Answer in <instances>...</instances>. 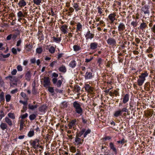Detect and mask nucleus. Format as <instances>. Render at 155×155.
<instances>
[{"mask_svg": "<svg viewBox=\"0 0 155 155\" xmlns=\"http://www.w3.org/2000/svg\"><path fill=\"white\" fill-rule=\"evenodd\" d=\"M148 74L147 71L142 73L139 76V78L137 80V84L139 86L142 85L146 80V78L148 77Z\"/></svg>", "mask_w": 155, "mask_h": 155, "instance_id": "f257e3e1", "label": "nucleus"}, {"mask_svg": "<svg viewBox=\"0 0 155 155\" xmlns=\"http://www.w3.org/2000/svg\"><path fill=\"white\" fill-rule=\"evenodd\" d=\"M73 106L77 113L81 115L83 113V110L81 105L77 101H75L73 103Z\"/></svg>", "mask_w": 155, "mask_h": 155, "instance_id": "f03ea898", "label": "nucleus"}, {"mask_svg": "<svg viewBox=\"0 0 155 155\" xmlns=\"http://www.w3.org/2000/svg\"><path fill=\"white\" fill-rule=\"evenodd\" d=\"M39 140L35 139L33 140H31L30 141L31 146L35 149H37L39 147Z\"/></svg>", "mask_w": 155, "mask_h": 155, "instance_id": "7ed1b4c3", "label": "nucleus"}, {"mask_svg": "<svg viewBox=\"0 0 155 155\" xmlns=\"http://www.w3.org/2000/svg\"><path fill=\"white\" fill-rule=\"evenodd\" d=\"M91 131V130L89 129H86L85 128H83L80 132L79 134H80V136L79 137H80L81 135L84 134V137H86L87 134L90 133Z\"/></svg>", "mask_w": 155, "mask_h": 155, "instance_id": "20e7f679", "label": "nucleus"}, {"mask_svg": "<svg viewBox=\"0 0 155 155\" xmlns=\"http://www.w3.org/2000/svg\"><path fill=\"white\" fill-rule=\"evenodd\" d=\"M107 42L108 45L112 46H116L117 45L116 40L110 37L107 40Z\"/></svg>", "mask_w": 155, "mask_h": 155, "instance_id": "39448f33", "label": "nucleus"}, {"mask_svg": "<svg viewBox=\"0 0 155 155\" xmlns=\"http://www.w3.org/2000/svg\"><path fill=\"white\" fill-rule=\"evenodd\" d=\"M78 135H76L75 138V141L74 143L76 145L82 144L84 141V140L79 137Z\"/></svg>", "mask_w": 155, "mask_h": 155, "instance_id": "423d86ee", "label": "nucleus"}, {"mask_svg": "<svg viewBox=\"0 0 155 155\" xmlns=\"http://www.w3.org/2000/svg\"><path fill=\"white\" fill-rule=\"evenodd\" d=\"M42 80L44 81L43 84L44 86L46 88L48 87L50 85V82L49 78L48 77H44L42 79Z\"/></svg>", "mask_w": 155, "mask_h": 155, "instance_id": "0eeeda50", "label": "nucleus"}, {"mask_svg": "<svg viewBox=\"0 0 155 155\" xmlns=\"http://www.w3.org/2000/svg\"><path fill=\"white\" fill-rule=\"evenodd\" d=\"M142 11L143 12L145 15H149L150 14L149 6L147 5H145L142 7L141 8Z\"/></svg>", "mask_w": 155, "mask_h": 155, "instance_id": "6e6552de", "label": "nucleus"}, {"mask_svg": "<svg viewBox=\"0 0 155 155\" xmlns=\"http://www.w3.org/2000/svg\"><path fill=\"white\" fill-rule=\"evenodd\" d=\"M52 81L53 84H55L58 87H60L62 84V81L59 80L57 81V79L56 78H53Z\"/></svg>", "mask_w": 155, "mask_h": 155, "instance_id": "1a4fd4ad", "label": "nucleus"}, {"mask_svg": "<svg viewBox=\"0 0 155 155\" xmlns=\"http://www.w3.org/2000/svg\"><path fill=\"white\" fill-rule=\"evenodd\" d=\"M85 37L86 40H88L89 39L91 40L92 39L94 36V35L93 34L91 33L90 31L87 32L85 35Z\"/></svg>", "mask_w": 155, "mask_h": 155, "instance_id": "9d476101", "label": "nucleus"}, {"mask_svg": "<svg viewBox=\"0 0 155 155\" xmlns=\"http://www.w3.org/2000/svg\"><path fill=\"white\" fill-rule=\"evenodd\" d=\"M125 24L122 22H120L118 26V30L119 31H124L125 29Z\"/></svg>", "mask_w": 155, "mask_h": 155, "instance_id": "9b49d317", "label": "nucleus"}, {"mask_svg": "<svg viewBox=\"0 0 155 155\" xmlns=\"http://www.w3.org/2000/svg\"><path fill=\"white\" fill-rule=\"evenodd\" d=\"M76 125V120L75 119H74L73 120H72L71 122H70L68 125V126L69 127V129H71L72 127L73 128H74V126H75Z\"/></svg>", "mask_w": 155, "mask_h": 155, "instance_id": "f8f14e48", "label": "nucleus"}, {"mask_svg": "<svg viewBox=\"0 0 155 155\" xmlns=\"http://www.w3.org/2000/svg\"><path fill=\"white\" fill-rule=\"evenodd\" d=\"M60 29L63 33L65 34L67 32L68 26L65 25H63L61 26Z\"/></svg>", "mask_w": 155, "mask_h": 155, "instance_id": "ddd939ff", "label": "nucleus"}, {"mask_svg": "<svg viewBox=\"0 0 155 155\" xmlns=\"http://www.w3.org/2000/svg\"><path fill=\"white\" fill-rule=\"evenodd\" d=\"M98 44L97 42L91 43L90 45V48L91 50H95L97 48Z\"/></svg>", "mask_w": 155, "mask_h": 155, "instance_id": "4468645a", "label": "nucleus"}, {"mask_svg": "<svg viewBox=\"0 0 155 155\" xmlns=\"http://www.w3.org/2000/svg\"><path fill=\"white\" fill-rule=\"evenodd\" d=\"M116 15L114 13L110 14L108 16V18L111 21V23H112L116 20Z\"/></svg>", "mask_w": 155, "mask_h": 155, "instance_id": "2eb2a0df", "label": "nucleus"}, {"mask_svg": "<svg viewBox=\"0 0 155 155\" xmlns=\"http://www.w3.org/2000/svg\"><path fill=\"white\" fill-rule=\"evenodd\" d=\"M84 88L87 92L92 93L93 92V89L88 84H86L84 86Z\"/></svg>", "mask_w": 155, "mask_h": 155, "instance_id": "dca6fc26", "label": "nucleus"}, {"mask_svg": "<svg viewBox=\"0 0 155 155\" xmlns=\"http://www.w3.org/2000/svg\"><path fill=\"white\" fill-rule=\"evenodd\" d=\"M27 5L26 2L24 0H19L18 3V5L19 7L22 8L26 6Z\"/></svg>", "mask_w": 155, "mask_h": 155, "instance_id": "f3484780", "label": "nucleus"}, {"mask_svg": "<svg viewBox=\"0 0 155 155\" xmlns=\"http://www.w3.org/2000/svg\"><path fill=\"white\" fill-rule=\"evenodd\" d=\"M123 103L124 104H126L128 102L129 99V96L128 94H126L124 97L123 98Z\"/></svg>", "mask_w": 155, "mask_h": 155, "instance_id": "a211bd4d", "label": "nucleus"}, {"mask_svg": "<svg viewBox=\"0 0 155 155\" xmlns=\"http://www.w3.org/2000/svg\"><path fill=\"white\" fill-rule=\"evenodd\" d=\"M5 122L10 126L12 125V120L8 117H6L5 118Z\"/></svg>", "mask_w": 155, "mask_h": 155, "instance_id": "6ab92c4d", "label": "nucleus"}, {"mask_svg": "<svg viewBox=\"0 0 155 155\" xmlns=\"http://www.w3.org/2000/svg\"><path fill=\"white\" fill-rule=\"evenodd\" d=\"M93 77L92 73L91 72H87L85 73V78L86 79H91Z\"/></svg>", "mask_w": 155, "mask_h": 155, "instance_id": "aec40b11", "label": "nucleus"}, {"mask_svg": "<svg viewBox=\"0 0 155 155\" xmlns=\"http://www.w3.org/2000/svg\"><path fill=\"white\" fill-rule=\"evenodd\" d=\"M77 63L75 60L71 61L69 64V66L72 68H74L76 66Z\"/></svg>", "mask_w": 155, "mask_h": 155, "instance_id": "412c9836", "label": "nucleus"}, {"mask_svg": "<svg viewBox=\"0 0 155 155\" xmlns=\"http://www.w3.org/2000/svg\"><path fill=\"white\" fill-rule=\"evenodd\" d=\"M0 127L2 130H4L7 129L8 126L6 123H1L0 125Z\"/></svg>", "mask_w": 155, "mask_h": 155, "instance_id": "4be33fe9", "label": "nucleus"}, {"mask_svg": "<svg viewBox=\"0 0 155 155\" xmlns=\"http://www.w3.org/2000/svg\"><path fill=\"white\" fill-rule=\"evenodd\" d=\"M32 48V45L30 44H26L25 46V49L27 52L31 51Z\"/></svg>", "mask_w": 155, "mask_h": 155, "instance_id": "5701e85b", "label": "nucleus"}, {"mask_svg": "<svg viewBox=\"0 0 155 155\" xmlns=\"http://www.w3.org/2000/svg\"><path fill=\"white\" fill-rule=\"evenodd\" d=\"M26 79L28 81H30L31 78V74L30 72L29 71L27 72L25 75Z\"/></svg>", "mask_w": 155, "mask_h": 155, "instance_id": "b1692460", "label": "nucleus"}, {"mask_svg": "<svg viewBox=\"0 0 155 155\" xmlns=\"http://www.w3.org/2000/svg\"><path fill=\"white\" fill-rule=\"evenodd\" d=\"M122 114V113L120 111V110L119 109V110L115 112L114 115L115 117H117L120 116Z\"/></svg>", "mask_w": 155, "mask_h": 155, "instance_id": "393cba45", "label": "nucleus"}, {"mask_svg": "<svg viewBox=\"0 0 155 155\" xmlns=\"http://www.w3.org/2000/svg\"><path fill=\"white\" fill-rule=\"evenodd\" d=\"M82 26L81 23L79 22L77 23V31H81L82 30Z\"/></svg>", "mask_w": 155, "mask_h": 155, "instance_id": "a878e982", "label": "nucleus"}, {"mask_svg": "<svg viewBox=\"0 0 155 155\" xmlns=\"http://www.w3.org/2000/svg\"><path fill=\"white\" fill-rule=\"evenodd\" d=\"M74 51L77 52L81 49V48L80 46L77 45H75L73 46Z\"/></svg>", "mask_w": 155, "mask_h": 155, "instance_id": "bb28decb", "label": "nucleus"}, {"mask_svg": "<svg viewBox=\"0 0 155 155\" xmlns=\"http://www.w3.org/2000/svg\"><path fill=\"white\" fill-rule=\"evenodd\" d=\"M61 37L58 38H56L55 37H53V41L54 42L59 43L61 40Z\"/></svg>", "mask_w": 155, "mask_h": 155, "instance_id": "cd10ccee", "label": "nucleus"}, {"mask_svg": "<svg viewBox=\"0 0 155 155\" xmlns=\"http://www.w3.org/2000/svg\"><path fill=\"white\" fill-rule=\"evenodd\" d=\"M110 147L114 152L116 153H117V149L112 143L111 142L110 143Z\"/></svg>", "mask_w": 155, "mask_h": 155, "instance_id": "c85d7f7f", "label": "nucleus"}, {"mask_svg": "<svg viewBox=\"0 0 155 155\" xmlns=\"http://www.w3.org/2000/svg\"><path fill=\"white\" fill-rule=\"evenodd\" d=\"M28 106L29 109L32 110L36 109L38 107V105H33L30 104L28 105Z\"/></svg>", "mask_w": 155, "mask_h": 155, "instance_id": "c756f323", "label": "nucleus"}, {"mask_svg": "<svg viewBox=\"0 0 155 155\" xmlns=\"http://www.w3.org/2000/svg\"><path fill=\"white\" fill-rule=\"evenodd\" d=\"M7 115L8 116V117L11 119H15V115L13 113H9Z\"/></svg>", "mask_w": 155, "mask_h": 155, "instance_id": "7c9ffc66", "label": "nucleus"}, {"mask_svg": "<svg viewBox=\"0 0 155 155\" xmlns=\"http://www.w3.org/2000/svg\"><path fill=\"white\" fill-rule=\"evenodd\" d=\"M59 71L63 73H65L66 71V69L64 65H62L59 68Z\"/></svg>", "mask_w": 155, "mask_h": 155, "instance_id": "2f4dec72", "label": "nucleus"}, {"mask_svg": "<svg viewBox=\"0 0 155 155\" xmlns=\"http://www.w3.org/2000/svg\"><path fill=\"white\" fill-rule=\"evenodd\" d=\"M20 130H22L25 125L24 122L23 120H21L20 121Z\"/></svg>", "mask_w": 155, "mask_h": 155, "instance_id": "473e14b6", "label": "nucleus"}, {"mask_svg": "<svg viewBox=\"0 0 155 155\" xmlns=\"http://www.w3.org/2000/svg\"><path fill=\"white\" fill-rule=\"evenodd\" d=\"M34 132L33 130H30L28 133V136L29 137H31L34 136Z\"/></svg>", "mask_w": 155, "mask_h": 155, "instance_id": "72a5a7b5", "label": "nucleus"}, {"mask_svg": "<svg viewBox=\"0 0 155 155\" xmlns=\"http://www.w3.org/2000/svg\"><path fill=\"white\" fill-rule=\"evenodd\" d=\"M146 26L147 25L146 23H145L143 22L140 24V28L142 30H143L144 29Z\"/></svg>", "mask_w": 155, "mask_h": 155, "instance_id": "f704fd0d", "label": "nucleus"}, {"mask_svg": "<svg viewBox=\"0 0 155 155\" xmlns=\"http://www.w3.org/2000/svg\"><path fill=\"white\" fill-rule=\"evenodd\" d=\"M5 101L4 93L1 92L0 94V101L1 102L4 101Z\"/></svg>", "mask_w": 155, "mask_h": 155, "instance_id": "c9c22d12", "label": "nucleus"}, {"mask_svg": "<svg viewBox=\"0 0 155 155\" xmlns=\"http://www.w3.org/2000/svg\"><path fill=\"white\" fill-rule=\"evenodd\" d=\"M36 117V115L34 114H31L29 117V118L30 120H34Z\"/></svg>", "mask_w": 155, "mask_h": 155, "instance_id": "e433bc0d", "label": "nucleus"}, {"mask_svg": "<svg viewBox=\"0 0 155 155\" xmlns=\"http://www.w3.org/2000/svg\"><path fill=\"white\" fill-rule=\"evenodd\" d=\"M5 116V114L3 111L0 110V121Z\"/></svg>", "mask_w": 155, "mask_h": 155, "instance_id": "4c0bfd02", "label": "nucleus"}, {"mask_svg": "<svg viewBox=\"0 0 155 155\" xmlns=\"http://www.w3.org/2000/svg\"><path fill=\"white\" fill-rule=\"evenodd\" d=\"M55 51V48L53 46H51L49 49V52L51 53H53Z\"/></svg>", "mask_w": 155, "mask_h": 155, "instance_id": "58836bf2", "label": "nucleus"}, {"mask_svg": "<svg viewBox=\"0 0 155 155\" xmlns=\"http://www.w3.org/2000/svg\"><path fill=\"white\" fill-rule=\"evenodd\" d=\"M73 6L76 12L78 11L80 9L78 8L79 6L76 3H74Z\"/></svg>", "mask_w": 155, "mask_h": 155, "instance_id": "ea45409f", "label": "nucleus"}, {"mask_svg": "<svg viewBox=\"0 0 155 155\" xmlns=\"http://www.w3.org/2000/svg\"><path fill=\"white\" fill-rule=\"evenodd\" d=\"M33 2L37 5H39L41 2V0H33Z\"/></svg>", "mask_w": 155, "mask_h": 155, "instance_id": "a19ab883", "label": "nucleus"}, {"mask_svg": "<svg viewBox=\"0 0 155 155\" xmlns=\"http://www.w3.org/2000/svg\"><path fill=\"white\" fill-rule=\"evenodd\" d=\"M11 96L9 94H7L5 96V99L6 102H8L10 100Z\"/></svg>", "mask_w": 155, "mask_h": 155, "instance_id": "79ce46f5", "label": "nucleus"}, {"mask_svg": "<svg viewBox=\"0 0 155 155\" xmlns=\"http://www.w3.org/2000/svg\"><path fill=\"white\" fill-rule=\"evenodd\" d=\"M20 95L25 99L27 100L28 98L26 94L24 92H21Z\"/></svg>", "mask_w": 155, "mask_h": 155, "instance_id": "37998d69", "label": "nucleus"}, {"mask_svg": "<svg viewBox=\"0 0 155 155\" xmlns=\"http://www.w3.org/2000/svg\"><path fill=\"white\" fill-rule=\"evenodd\" d=\"M93 59V57L92 56H91L89 58H86L85 59V62L86 63H88L92 60Z\"/></svg>", "mask_w": 155, "mask_h": 155, "instance_id": "c03bdc74", "label": "nucleus"}, {"mask_svg": "<svg viewBox=\"0 0 155 155\" xmlns=\"http://www.w3.org/2000/svg\"><path fill=\"white\" fill-rule=\"evenodd\" d=\"M42 51V49L41 48H37L36 49V52L38 54H40L41 53Z\"/></svg>", "mask_w": 155, "mask_h": 155, "instance_id": "a18cd8bd", "label": "nucleus"}, {"mask_svg": "<svg viewBox=\"0 0 155 155\" xmlns=\"http://www.w3.org/2000/svg\"><path fill=\"white\" fill-rule=\"evenodd\" d=\"M17 16L18 18L24 17V16L21 11H19L17 13Z\"/></svg>", "mask_w": 155, "mask_h": 155, "instance_id": "49530a36", "label": "nucleus"}, {"mask_svg": "<svg viewBox=\"0 0 155 155\" xmlns=\"http://www.w3.org/2000/svg\"><path fill=\"white\" fill-rule=\"evenodd\" d=\"M131 25L133 26L134 27H136L137 26V21H132L131 23Z\"/></svg>", "mask_w": 155, "mask_h": 155, "instance_id": "de8ad7c7", "label": "nucleus"}, {"mask_svg": "<svg viewBox=\"0 0 155 155\" xmlns=\"http://www.w3.org/2000/svg\"><path fill=\"white\" fill-rule=\"evenodd\" d=\"M32 93L33 94H36L37 93V89L35 87H33Z\"/></svg>", "mask_w": 155, "mask_h": 155, "instance_id": "09e8293b", "label": "nucleus"}, {"mask_svg": "<svg viewBox=\"0 0 155 155\" xmlns=\"http://www.w3.org/2000/svg\"><path fill=\"white\" fill-rule=\"evenodd\" d=\"M97 9L98 10V13H99L100 14H101L103 13V10H102V8H100L99 7H97Z\"/></svg>", "mask_w": 155, "mask_h": 155, "instance_id": "8fccbe9b", "label": "nucleus"}, {"mask_svg": "<svg viewBox=\"0 0 155 155\" xmlns=\"http://www.w3.org/2000/svg\"><path fill=\"white\" fill-rule=\"evenodd\" d=\"M118 143L121 144L123 145L125 143V140L124 139H122L121 140H118L117 141Z\"/></svg>", "mask_w": 155, "mask_h": 155, "instance_id": "3c124183", "label": "nucleus"}, {"mask_svg": "<svg viewBox=\"0 0 155 155\" xmlns=\"http://www.w3.org/2000/svg\"><path fill=\"white\" fill-rule=\"evenodd\" d=\"M19 102L23 104L25 106V108H26V106L27 104V101H20Z\"/></svg>", "mask_w": 155, "mask_h": 155, "instance_id": "603ef678", "label": "nucleus"}, {"mask_svg": "<svg viewBox=\"0 0 155 155\" xmlns=\"http://www.w3.org/2000/svg\"><path fill=\"white\" fill-rule=\"evenodd\" d=\"M48 88V90L49 92L51 93H53L54 92V89L53 87H50L49 86L48 87H47Z\"/></svg>", "mask_w": 155, "mask_h": 155, "instance_id": "864d4df0", "label": "nucleus"}, {"mask_svg": "<svg viewBox=\"0 0 155 155\" xmlns=\"http://www.w3.org/2000/svg\"><path fill=\"white\" fill-rule=\"evenodd\" d=\"M128 111V110L127 107H124L121 110H120V111H121L122 113L123 112H127Z\"/></svg>", "mask_w": 155, "mask_h": 155, "instance_id": "5fc2aeb1", "label": "nucleus"}, {"mask_svg": "<svg viewBox=\"0 0 155 155\" xmlns=\"http://www.w3.org/2000/svg\"><path fill=\"white\" fill-rule=\"evenodd\" d=\"M70 149L71 152L72 153H75L76 151V148L74 147H71Z\"/></svg>", "mask_w": 155, "mask_h": 155, "instance_id": "6e6d98bb", "label": "nucleus"}, {"mask_svg": "<svg viewBox=\"0 0 155 155\" xmlns=\"http://www.w3.org/2000/svg\"><path fill=\"white\" fill-rule=\"evenodd\" d=\"M12 51L14 54H17V49L16 48H12Z\"/></svg>", "mask_w": 155, "mask_h": 155, "instance_id": "4d7b16f0", "label": "nucleus"}, {"mask_svg": "<svg viewBox=\"0 0 155 155\" xmlns=\"http://www.w3.org/2000/svg\"><path fill=\"white\" fill-rule=\"evenodd\" d=\"M45 110V106H42L41 107H40L39 108V111L43 112Z\"/></svg>", "mask_w": 155, "mask_h": 155, "instance_id": "13d9d810", "label": "nucleus"}, {"mask_svg": "<svg viewBox=\"0 0 155 155\" xmlns=\"http://www.w3.org/2000/svg\"><path fill=\"white\" fill-rule=\"evenodd\" d=\"M17 70L18 71H21L22 70V68L21 65H18L17 67Z\"/></svg>", "mask_w": 155, "mask_h": 155, "instance_id": "bf43d9fd", "label": "nucleus"}, {"mask_svg": "<svg viewBox=\"0 0 155 155\" xmlns=\"http://www.w3.org/2000/svg\"><path fill=\"white\" fill-rule=\"evenodd\" d=\"M39 37L38 39L40 40H43L44 39V37L42 34H39L38 35Z\"/></svg>", "mask_w": 155, "mask_h": 155, "instance_id": "052dcab7", "label": "nucleus"}, {"mask_svg": "<svg viewBox=\"0 0 155 155\" xmlns=\"http://www.w3.org/2000/svg\"><path fill=\"white\" fill-rule=\"evenodd\" d=\"M28 116V114L26 113L25 114L21 115V117L22 119H24L27 117Z\"/></svg>", "mask_w": 155, "mask_h": 155, "instance_id": "680f3d73", "label": "nucleus"}, {"mask_svg": "<svg viewBox=\"0 0 155 155\" xmlns=\"http://www.w3.org/2000/svg\"><path fill=\"white\" fill-rule=\"evenodd\" d=\"M97 63L99 64V66L102 64V60L101 58H98L97 59Z\"/></svg>", "mask_w": 155, "mask_h": 155, "instance_id": "e2e57ef3", "label": "nucleus"}, {"mask_svg": "<svg viewBox=\"0 0 155 155\" xmlns=\"http://www.w3.org/2000/svg\"><path fill=\"white\" fill-rule=\"evenodd\" d=\"M17 72V70L16 69H13L11 71V74L12 75H15Z\"/></svg>", "mask_w": 155, "mask_h": 155, "instance_id": "0e129e2a", "label": "nucleus"}, {"mask_svg": "<svg viewBox=\"0 0 155 155\" xmlns=\"http://www.w3.org/2000/svg\"><path fill=\"white\" fill-rule=\"evenodd\" d=\"M10 55V53H8L6 54H3V58H6L8 57Z\"/></svg>", "mask_w": 155, "mask_h": 155, "instance_id": "69168bd1", "label": "nucleus"}, {"mask_svg": "<svg viewBox=\"0 0 155 155\" xmlns=\"http://www.w3.org/2000/svg\"><path fill=\"white\" fill-rule=\"evenodd\" d=\"M12 37V34H10L7 37L6 39L8 40H10Z\"/></svg>", "mask_w": 155, "mask_h": 155, "instance_id": "338daca9", "label": "nucleus"}, {"mask_svg": "<svg viewBox=\"0 0 155 155\" xmlns=\"http://www.w3.org/2000/svg\"><path fill=\"white\" fill-rule=\"evenodd\" d=\"M151 30L152 31L155 33V25H154L153 27L151 28Z\"/></svg>", "mask_w": 155, "mask_h": 155, "instance_id": "774afa93", "label": "nucleus"}]
</instances>
